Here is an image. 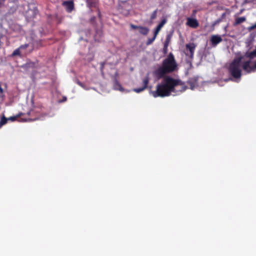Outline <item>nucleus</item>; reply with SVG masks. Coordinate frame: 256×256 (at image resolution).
Returning <instances> with one entry per match:
<instances>
[{"label": "nucleus", "instance_id": "obj_13", "mask_svg": "<svg viewBox=\"0 0 256 256\" xmlns=\"http://www.w3.org/2000/svg\"><path fill=\"white\" fill-rule=\"evenodd\" d=\"M114 90H119L121 92L124 90V88L122 87L120 84L117 82H116L114 86Z\"/></svg>", "mask_w": 256, "mask_h": 256}, {"label": "nucleus", "instance_id": "obj_11", "mask_svg": "<svg viewBox=\"0 0 256 256\" xmlns=\"http://www.w3.org/2000/svg\"><path fill=\"white\" fill-rule=\"evenodd\" d=\"M138 32L144 35L146 34L148 32V29L146 27L139 26L138 28Z\"/></svg>", "mask_w": 256, "mask_h": 256}, {"label": "nucleus", "instance_id": "obj_25", "mask_svg": "<svg viewBox=\"0 0 256 256\" xmlns=\"http://www.w3.org/2000/svg\"><path fill=\"white\" fill-rule=\"evenodd\" d=\"M66 98H64V100H63L62 101L64 102V101H66Z\"/></svg>", "mask_w": 256, "mask_h": 256}, {"label": "nucleus", "instance_id": "obj_1", "mask_svg": "<svg viewBox=\"0 0 256 256\" xmlns=\"http://www.w3.org/2000/svg\"><path fill=\"white\" fill-rule=\"evenodd\" d=\"M186 90V86L181 81L167 76L164 78L160 84L157 85L156 90L150 91V94L154 98L164 97L170 96L172 92H182Z\"/></svg>", "mask_w": 256, "mask_h": 256}, {"label": "nucleus", "instance_id": "obj_3", "mask_svg": "<svg viewBox=\"0 0 256 256\" xmlns=\"http://www.w3.org/2000/svg\"><path fill=\"white\" fill-rule=\"evenodd\" d=\"M176 66L177 65L174 56L172 54H170L168 58L164 60L162 66L156 70V74L160 78L166 74L174 71Z\"/></svg>", "mask_w": 256, "mask_h": 256}, {"label": "nucleus", "instance_id": "obj_4", "mask_svg": "<svg viewBox=\"0 0 256 256\" xmlns=\"http://www.w3.org/2000/svg\"><path fill=\"white\" fill-rule=\"evenodd\" d=\"M185 54L190 58H192L196 48V44L193 42L187 44L186 45Z\"/></svg>", "mask_w": 256, "mask_h": 256}, {"label": "nucleus", "instance_id": "obj_15", "mask_svg": "<svg viewBox=\"0 0 256 256\" xmlns=\"http://www.w3.org/2000/svg\"><path fill=\"white\" fill-rule=\"evenodd\" d=\"M148 81H149V78H148V76H146L142 80V82H143V87H144L145 88H146L147 87V85L148 83Z\"/></svg>", "mask_w": 256, "mask_h": 256}, {"label": "nucleus", "instance_id": "obj_24", "mask_svg": "<svg viewBox=\"0 0 256 256\" xmlns=\"http://www.w3.org/2000/svg\"><path fill=\"white\" fill-rule=\"evenodd\" d=\"M190 88H191L192 90H194V87L193 86H190Z\"/></svg>", "mask_w": 256, "mask_h": 256}, {"label": "nucleus", "instance_id": "obj_5", "mask_svg": "<svg viewBox=\"0 0 256 256\" xmlns=\"http://www.w3.org/2000/svg\"><path fill=\"white\" fill-rule=\"evenodd\" d=\"M20 116V115L16 116H10L8 118H6L4 116H2L0 118V128L6 124L8 120H11L12 122L16 120L17 118Z\"/></svg>", "mask_w": 256, "mask_h": 256}, {"label": "nucleus", "instance_id": "obj_12", "mask_svg": "<svg viewBox=\"0 0 256 256\" xmlns=\"http://www.w3.org/2000/svg\"><path fill=\"white\" fill-rule=\"evenodd\" d=\"M246 18L244 16L238 18L236 19L235 24H238L245 22Z\"/></svg>", "mask_w": 256, "mask_h": 256}, {"label": "nucleus", "instance_id": "obj_16", "mask_svg": "<svg viewBox=\"0 0 256 256\" xmlns=\"http://www.w3.org/2000/svg\"><path fill=\"white\" fill-rule=\"evenodd\" d=\"M157 16V10H155L151 14L150 19L152 20L155 19Z\"/></svg>", "mask_w": 256, "mask_h": 256}, {"label": "nucleus", "instance_id": "obj_6", "mask_svg": "<svg viewBox=\"0 0 256 256\" xmlns=\"http://www.w3.org/2000/svg\"><path fill=\"white\" fill-rule=\"evenodd\" d=\"M222 41V37L219 35H212L210 38V42L213 46H216Z\"/></svg>", "mask_w": 256, "mask_h": 256}, {"label": "nucleus", "instance_id": "obj_18", "mask_svg": "<svg viewBox=\"0 0 256 256\" xmlns=\"http://www.w3.org/2000/svg\"><path fill=\"white\" fill-rule=\"evenodd\" d=\"M28 46V44H25L21 46H20L19 48H20V50L22 52V50H24L26 49V48H27Z\"/></svg>", "mask_w": 256, "mask_h": 256}, {"label": "nucleus", "instance_id": "obj_27", "mask_svg": "<svg viewBox=\"0 0 256 256\" xmlns=\"http://www.w3.org/2000/svg\"><path fill=\"white\" fill-rule=\"evenodd\" d=\"M36 120H41L40 118H36Z\"/></svg>", "mask_w": 256, "mask_h": 256}, {"label": "nucleus", "instance_id": "obj_10", "mask_svg": "<svg viewBox=\"0 0 256 256\" xmlns=\"http://www.w3.org/2000/svg\"><path fill=\"white\" fill-rule=\"evenodd\" d=\"M37 14V8L35 7H33L32 9H30L27 12V17L30 18H34Z\"/></svg>", "mask_w": 256, "mask_h": 256}, {"label": "nucleus", "instance_id": "obj_9", "mask_svg": "<svg viewBox=\"0 0 256 256\" xmlns=\"http://www.w3.org/2000/svg\"><path fill=\"white\" fill-rule=\"evenodd\" d=\"M62 4L68 12H70L74 8V4L72 1L64 2Z\"/></svg>", "mask_w": 256, "mask_h": 256}, {"label": "nucleus", "instance_id": "obj_8", "mask_svg": "<svg viewBox=\"0 0 256 256\" xmlns=\"http://www.w3.org/2000/svg\"><path fill=\"white\" fill-rule=\"evenodd\" d=\"M166 22V18H164L159 24L158 26L156 27V30H155L154 34V36L152 38V40H155L157 34H158V33L160 31V30H161L162 27L164 25V24Z\"/></svg>", "mask_w": 256, "mask_h": 256}, {"label": "nucleus", "instance_id": "obj_26", "mask_svg": "<svg viewBox=\"0 0 256 256\" xmlns=\"http://www.w3.org/2000/svg\"><path fill=\"white\" fill-rule=\"evenodd\" d=\"M102 68H103V64H102V66H101V69L102 70Z\"/></svg>", "mask_w": 256, "mask_h": 256}, {"label": "nucleus", "instance_id": "obj_21", "mask_svg": "<svg viewBox=\"0 0 256 256\" xmlns=\"http://www.w3.org/2000/svg\"><path fill=\"white\" fill-rule=\"evenodd\" d=\"M131 27H132V28H134V29H135V28H137V29H138V28L139 26H134V25H132H132H131Z\"/></svg>", "mask_w": 256, "mask_h": 256}, {"label": "nucleus", "instance_id": "obj_17", "mask_svg": "<svg viewBox=\"0 0 256 256\" xmlns=\"http://www.w3.org/2000/svg\"><path fill=\"white\" fill-rule=\"evenodd\" d=\"M144 89H146V88L142 86L141 88H134V91L137 93H139V92H141L143 91Z\"/></svg>", "mask_w": 256, "mask_h": 256}, {"label": "nucleus", "instance_id": "obj_20", "mask_svg": "<svg viewBox=\"0 0 256 256\" xmlns=\"http://www.w3.org/2000/svg\"><path fill=\"white\" fill-rule=\"evenodd\" d=\"M256 28V24H254L252 25V26L249 28V29H250V30H254V28Z\"/></svg>", "mask_w": 256, "mask_h": 256}, {"label": "nucleus", "instance_id": "obj_22", "mask_svg": "<svg viewBox=\"0 0 256 256\" xmlns=\"http://www.w3.org/2000/svg\"><path fill=\"white\" fill-rule=\"evenodd\" d=\"M78 84H79L80 86L84 88V85L82 84V83H81V82H78Z\"/></svg>", "mask_w": 256, "mask_h": 256}, {"label": "nucleus", "instance_id": "obj_14", "mask_svg": "<svg viewBox=\"0 0 256 256\" xmlns=\"http://www.w3.org/2000/svg\"><path fill=\"white\" fill-rule=\"evenodd\" d=\"M21 54H25V52H22L20 50V48H18L14 51V52L12 53V55L13 56H18V55H20Z\"/></svg>", "mask_w": 256, "mask_h": 256}, {"label": "nucleus", "instance_id": "obj_23", "mask_svg": "<svg viewBox=\"0 0 256 256\" xmlns=\"http://www.w3.org/2000/svg\"><path fill=\"white\" fill-rule=\"evenodd\" d=\"M154 40H152V38L151 40H150L148 42V44H150V43H151V42H152Z\"/></svg>", "mask_w": 256, "mask_h": 256}, {"label": "nucleus", "instance_id": "obj_7", "mask_svg": "<svg viewBox=\"0 0 256 256\" xmlns=\"http://www.w3.org/2000/svg\"><path fill=\"white\" fill-rule=\"evenodd\" d=\"M186 24L192 28H196L198 26V22L196 18H188Z\"/></svg>", "mask_w": 256, "mask_h": 256}, {"label": "nucleus", "instance_id": "obj_2", "mask_svg": "<svg viewBox=\"0 0 256 256\" xmlns=\"http://www.w3.org/2000/svg\"><path fill=\"white\" fill-rule=\"evenodd\" d=\"M256 56H251L246 53L243 56L236 58L229 66V71L235 78H240L241 76L242 67L246 72H254L256 70V62L253 64L252 59Z\"/></svg>", "mask_w": 256, "mask_h": 256}, {"label": "nucleus", "instance_id": "obj_19", "mask_svg": "<svg viewBox=\"0 0 256 256\" xmlns=\"http://www.w3.org/2000/svg\"><path fill=\"white\" fill-rule=\"evenodd\" d=\"M5 0H0V8L4 6Z\"/></svg>", "mask_w": 256, "mask_h": 256}]
</instances>
